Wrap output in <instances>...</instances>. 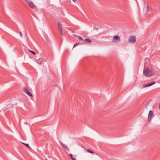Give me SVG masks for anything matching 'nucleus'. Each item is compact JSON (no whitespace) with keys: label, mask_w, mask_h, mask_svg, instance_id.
<instances>
[{"label":"nucleus","mask_w":160,"mask_h":160,"mask_svg":"<svg viewBox=\"0 0 160 160\" xmlns=\"http://www.w3.org/2000/svg\"><path fill=\"white\" fill-rule=\"evenodd\" d=\"M143 74L146 77H150L153 75L152 71L148 67L145 68V63L144 68L143 70Z\"/></svg>","instance_id":"f257e3e1"},{"label":"nucleus","mask_w":160,"mask_h":160,"mask_svg":"<svg viewBox=\"0 0 160 160\" xmlns=\"http://www.w3.org/2000/svg\"><path fill=\"white\" fill-rule=\"evenodd\" d=\"M32 9L34 10L35 11L37 10V8L36 6L31 1H29L27 2V3Z\"/></svg>","instance_id":"f03ea898"},{"label":"nucleus","mask_w":160,"mask_h":160,"mask_svg":"<svg viewBox=\"0 0 160 160\" xmlns=\"http://www.w3.org/2000/svg\"><path fill=\"white\" fill-rule=\"evenodd\" d=\"M129 42L134 43L136 41V38L135 36H132L130 37L128 39Z\"/></svg>","instance_id":"7ed1b4c3"},{"label":"nucleus","mask_w":160,"mask_h":160,"mask_svg":"<svg viewBox=\"0 0 160 160\" xmlns=\"http://www.w3.org/2000/svg\"><path fill=\"white\" fill-rule=\"evenodd\" d=\"M153 112L152 111H150L148 116V119L151 120L154 115L153 114Z\"/></svg>","instance_id":"20e7f679"},{"label":"nucleus","mask_w":160,"mask_h":160,"mask_svg":"<svg viewBox=\"0 0 160 160\" xmlns=\"http://www.w3.org/2000/svg\"><path fill=\"white\" fill-rule=\"evenodd\" d=\"M23 90L29 96L32 97V93L28 91L26 88H23Z\"/></svg>","instance_id":"39448f33"},{"label":"nucleus","mask_w":160,"mask_h":160,"mask_svg":"<svg viewBox=\"0 0 160 160\" xmlns=\"http://www.w3.org/2000/svg\"><path fill=\"white\" fill-rule=\"evenodd\" d=\"M155 82H154L150 83L144 84L142 85V87L143 88L147 87H149L154 84L155 83Z\"/></svg>","instance_id":"423d86ee"},{"label":"nucleus","mask_w":160,"mask_h":160,"mask_svg":"<svg viewBox=\"0 0 160 160\" xmlns=\"http://www.w3.org/2000/svg\"><path fill=\"white\" fill-rule=\"evenodd\" d=\"M60 144L64 148H65V149H66L67 150H68V151H69V148H68V146L63 144L62 142H60Z\"/></svg>","instance_id":"0eeeda50"},{"label":"nucleus","mask_w":160,"mask_h":160,"mask_svg":"<svg viewBox=\"0 0 160 160\" xmlns=\"http://www.w3.org/2000/svg\"><path fill=\"white\" fill-rule=\"evenodd\" d=\"M37 62L39 64H42V58H40L37 60Z\"/></svg>","instance_id":"6e6552de"},{"label":"nucleus","mask_w":160,"mask_h":160,"mask_svg":"<svg viewBox=\"0 0 160 160\" xmlns=\"http://www.w3.org/2000/svg\"><path fill=\"white\" fill-rule=\"evenodd\" d=\"M58 28L60 29V30L62 31V25L61 22L60 21H58Z\"/></svg>","instance_id":"1a4fd4ad"},{"label":"nucleus","mask_w":160,"mask_h":160,"mask_svg":"<svg viewBox=\"0 0 160 160\" xmlns=\"http://www.w3.org/2000/svg\"><path fill=\"white\" fill-rule=\"evenodd\" d=\"M113 39L118 40V41H119L120 40V38L119 37L118 35H116L113 37Z\"/></svg>","instance_id":"9d476101"},{"label":"nucleus","mask_w":160,"mask_h":160,"mask_svg":"<svg viewBox=\"0 0 160 160\" xmlns=\"http://www.w3.org/2000/svg\"><path fill=\"white\" fill-rule=\"evenodd\" d=\"M83 42L85 44H86L87 43H90V39L89 38H87L85 39L83 41Z\"/></svg>","instance_id":"9b49d317"},{"label":"nucleus","mask_w":160,"mask_h":160,"mask_svg":"<svg viewBox=\"0 0 160 160\" xmlns=\"http://www.w3.org/2000/svg\"><path fill=\"white\" fill-rule=\"evenodd\" d=\"M147 12H151V9L149 7L148 5H147Z\"/></svg>","instance_id":"f8f14e48"},{"label":"nucleus","mask_w":160,"mask_h":160,"mask_svg":"<svg viewBox=\"0 0 160 160\" xmlns=\"http://www.w3.org/2000/svg\"><path fill=\"white\" fill-rule=\"evenodd\" d=\"M78 39L79 40L83 41V39L80 36H78Z\"/></svg>","instance_id":"ddd939ff"},{"label":"nucleus","mask_w":160,"mask_h":160,"mask_svg":"<svg viewBox=\"0 0 160 160\" xmlns=\"http://www.w3.org/2000/svg\"><path fill=\"white\" fill-rule=\"evenodd\" d=\"M29 52H30L32 53L33 55H35L36 54L35 52H34V51H32L31 50H29Z\"/></svg>","instance_id":"4468645a"},{"label":"nucleus","mask_w":160,"mask_h":160,"mask_svg":"<svg viewBox=\"0 0 160 160\" xmlns=\"http://www.w3.org/2000/svg\"><path fill=\"white\" fill-rule=\"evenodd\" d=\"M22 144H24L25 146H26V147H28L29 148H30V147L29 146V145L28 144H26V143H23V142H22Z\"/></svg>","instance_id":"2eb2a0df"},{"label":"nucleus","mask_w":160,"mask_h":160,"mask_svg":"<svg viewBox=\"0 0 160 160\" xmlns=\"http://www.w3.org/2000/svg\"><path fill=\"white\" fill-rule=\"evenodd\" d=\"M99 29V28H98L95 27V26H93V30H98Z\"/></svg>","instance_id":"dca6fc26"},{"label":"nucleus","mask_w":160,"mask_h":160,"mask_svg":"<svg viewBox=\"0 0 160 160\" xmlns=\"http://www.w3.org/2000/svg\"><path fill=\"white\" fill-rule=\"evenodd\" d=\"M78 43H75V44H74V45H73V48H74L76 47L78 45Z\"/></svg>","instance_id":"f3484780"},{"label":"nucleus","mask_w":160,"mask_h":160,"mask_svg":"<svg viewBox=\"0 0 160 160\" xmlns=\"http://www.w3.org/2000/svg\"><path fill=\"white\" fill-rule=\"evenodd\" d=\"M69 156L70 157V158H71V159L72 158H73V155L72 154H70L69 155Z\"/></svg>","instance_id":"a211bd4d"},{"label":"nucleus","mask_w":160,"mask_h":160,"mask_svg":"<svg viewBox=\"0 0 160 160\" xmlns=\"http://www.w3.org/2000/svg\"><path fill=\"white\" fill-rule=\"evenodd\" d=\"M60 30V33H61V35H63L64 34L62 32V31H61V30Z\"/></svg>","instance_id":"6ab92c4d"},{"label":"nucleus","mask_w":160,"mask_h":160,"mask_svg":"<svg viewBox=\"0 0 160 160\" xmlns=\"http://www.w3.org/2000/svg\"><path fill=\"white\" fill-rule=\"evenodd\" d=\"M87 151H88V152L90 153V149H87Z\"/></svg>","instance_id":"aec40b11"},{"label":"nucleus","mask_w":160,"mask_h":160,"mask_svg":"<svg viewBox=\"0 0 160 160\" xmlns=\"http://www.w3.org/2000/svg\"><path fill=\"white\" fill-rule=\"evenodd\" d=\"M94 153V152L92 150H91V153L93 154Z\"/></svg>","instance_id":"412c9836"},{"label":"nucleus","mask_w":160,"mask_h":160,"mask_svg":"<svg viewBox=\"0 0 160 160\" xmlns=\"http://www.w3.org/2000/svg\"><path fill=\"white\" fill-rule=\"evenodd\" d=\"M71 159L72 160H76V159L74 158H71Z\"/></svg>","instance_id":"4be33fe9"},{"label":"nucleus","mask_w":160,"mask_h":160,"mask_svg":"<svg viewBox=\"0 0 160 160\" xmlns=\"http://www.w3.org/2000/svg\"><path fill=\"white\" fill-rule=\"evenodd\" d=\"M26 2V3H27V2H28V1H29L30 0H25Z\"/></svg>","instance_id":"5701e85b"},{"label":"nucleus","mask_w":160,"mask_h":160,"mask_svg":"<svg viewBox=\"0 0 160 160\" xmlns=\"http://www.w3.org/2000/svg\"><path fill=\"white\" fill-rule=\"evenodd\" d=\"M20 36L21 37H22V33H21V32H20Z\"/></svg>","instance_id":"b1692460"},{"label":"nucleus","mask_w":160,"mask_h":160,"mask_svg":"<svg viewBox=\"0 0 160 160\" xmlns=\"http://www.w3.org/2000/svg\"><path fill=\"white\" fill-rule=\"evenodd\" d=\"M95 155L96 156H97L98 155V154L97 153H95Z\"/></svg>","instance_id":"393cba45"},{"label":"nucleus","mask_w":160,"mask_h":160,"mask_svg":"<svg viewBox=\"0 0 160 160\" xmlns=\"http://www.w3.org/2000/svg\"><path fill=\"white\" fill-rule=\"evenodd\" d=\"M46 160H48L47 159Z\"/></svg>","instance_id":"a878e982"}]
</instances>
